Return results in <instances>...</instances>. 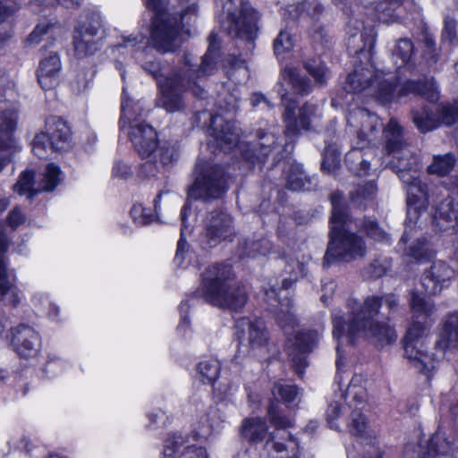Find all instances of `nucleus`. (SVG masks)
<instances>
[{
	"label": "nucleus",
	"instance_id": "obj_14",
	"mask_svg": "<svg viewBox=\"0 0 458 458\" xmlns=\"http://www.w3.org/2000/svg\"><path fill=\"white\" fill-rule=\"evenodd\" d=\"M122 115L120 118L121 134L127 136L132 143H157V135L154 128L148 124H132L136 118L141 115L142 106L127 98L123 92Z\"/></svg>",
	"mask_w": 458,
	"mask_h": 458
},
{
	"label": "nucleus",
	"instance_id": "obj_40",
	"mask_svg": "<svg viewBox=\"0 0 458 458\" xmlns=\"http://www.w3.org/2000/svg\"><path fill=\"white\" fill-rule=\"evenodd\" d=\"M450 444L439 436L433 437L428 444V450L424 458H454L449 454Z\"/></svg>",
	"mask_w": 458,
	"mask_h": 458
},
{
	"label": "nucleus",
	"instance_id": "obj_42",
	"mask_svg": "<svg viewBox=\"0 0 458 458\" xmlns=\"http://www.w3.org/2000/svg\"><path fill=\"white\" fill-rule=\"evenodd\" d=\"M228 63L230 67L227 75L231 80L240 83L249 77V71L244 60L234 56L230 58Z\"/></svg>",
	"mask_w": 458,
	"mask_h": 458
},
{
	"label": "nucleus",
	"instance_id": "obj_37",
	"mask_svg": "<svg viewBox=\"0 0 458 458\" xmlns=\"http://www.w3.org/2000/svg\"><path fill=\"white\" fill-rule=\"evenodd\" d=\"M187 445H191L187 437L181 433H172L165 439L162 458H174V454Z\"/></svg>",
	"mask_w": 458,
	"mask_h": 458
},
{
	"label": "nucleus",
	"instance_id": "obj_34",
	"mask_svg": "<svg viewBox=\"0 0 458 458\" xmlns=\"http://www.w3.org/2000/svg\"><path fill=\"white\" fill-rule=\"evenodd\" d=\"M287 187L292 191L305 190L310 180L301 164L293 162L286 172Z\"/></svg>",
	"mask_w": 458,
	"mask_h": 458
},
{
	"label": "nucleus",
	"instance_id": "obj_30",
	"mask_svg": "<svg viewBox=\"0 0 458 458\" xmlns=\"http://www.w3.org/2000/svg\"><path fill=\"white\" fill-rule=\"evenodd\" d=\"M240 434L245 441L257 444L263 442L267 437L269 439L271 433L264 418L250 417L242 420Z\"/></svg>",
	"mask_w": 458,
	"mask_h": 458
},
{
	"label": "nucleus",
	"instance_id": "obj_6",
	"mask_svg": "<svg viewBox=\"0 0 458 458\" xmlns=\"http://www.w3.org/2000/svg\"><path fill=\"white\" fill-rule=\"evenodd\" d=\"M413 321L408 327L403 340L404 356L410 363L422 373L428 374L436 368V355L426 347L428 332V318L434 313L435 306L430 300L413 292L410 301Z\"/></svg>",
	"mask_w": 458,
	"mask_h": 458
},
{
	"label": "nucleus",
	"instance_id": "obj_38",
	"mask_svg": "<svg viewBox=\"0 0 458 458\" xmlns=\"http://www.w3.org/2000/svg\"><path fill=\"white\" fill-rule=\"evenodd\" d=\"M197 371L203 383L213 384L219 376L220 364L214 359L205 360L198 364Z\"/></svg>",
	"mask_w": 458,
	"mask_h": 458
},
{
	"label": "nucleus",
	"instance_id": "obj_19",
	"mask_svg": "<svg viewBox=\"0 0 458 458\" xmlns=\"http://www.w3.org/2000/svg\"><path fill=\"white\" fill-rule=\"evenodd\" d=\"M438 115L433 114L428 108L413 111V122L418 129L422 131H429L437 128L440 123L451 125L458 118L457 105H442L438 106Z\"/></svg>",
	"mask_w": 458,
	"mask_h": 458
},
{
	"label": "nucleus",
	"instance_id": "obj_24",
	"mask_svg": "<svg viewBox=\"0 0 458 458\" xmlns=\"http://www.w3.org/2000/svg\"><path fill=\"white\" fill-rule=\"evenodd\" d=\"M347 123L357 128L358 139L360 141H372L373 135L382 126L379 117L365 108H357L347 116Z\"/></svg>",
	"mask_w": 458,
	"mask_h": 458
},
{
	"label": "nucleus",
	"instance_id": "obj_16",
	"mask_svg": "<svg viewBox=\"0 0 458 458\" xmlns=\"http://www.w3.org/2000/svg\"><path fill=\"white\" fill-rule=\"evenodd\" d=\"M319 339L315 331H299L287 343V352L292 360L293 367L298 374H302L308 366L307 356Z\"/></svg>",
	"mask_w": 458,
	"mask_h": 458
},
{
	"label": "nucleus",
	"instance_id": "obj_55",
	"mask_svg": "<svg viewBox=\"0 0 458 458\" xmlns=\"http://www.w3.org/2000/svg\"><path fill=\"white\" fill-rule=\"evenodd\" d=\"M17 121V114L14 110H5L3 113V122L1 127V134L2 135H10L16 127ZM4 137L1 136V140H4Z\"/></svg>",
	"mask_w": 458,
	"mask_h": 458
},
{
	"label": "nucleus",
	"instance_id": "obj_27",
	"mask_svg": "<svg viewBox=\"0 0 458 458\" xmlns=\"http://www.w3.org/2000/svg\"><path fill=\"white\" fill-rule=\"evenodd\" d=\"M72 131L68 123L60 117L47 119L45 131L38 133L32 143H56L71 139Z\"/></svg>",
	"mask_w": 458,
	"mask_h": 458
},
{
	"label": "nucleus",
	"instance_id": "obj_39",
	"mask_svg": "<svg viewBox=\"0 0 458 458\" xmlns=\"http://www.w3.org/2000/svg\"><path fill=\"white\" fill-rule=\"evenodd\" d=\"M221 421V416L218 410L216 408H210L208 412L201 417L199 423L201 427L196 433L195 437L199 438H206L209 436L212 429L218 427Z\"/></svg>",
	"mask_w": 458,
	"mask_h": 458
},
{
	"label": "nucleus",
	"instance_id": "obj_33",
	"mask_svg": "<svg viewBox=\"0 0 458 458\" xmlns=\"http://www.w3.org/2000/svg\"><path fill=\"white\" fill-rule=\"evenodd\" d=\"M458 341V312L448 315L444 323L442 338L437 342V348L444 351L452 342Z\"/></svg>",
	"mask_w": 458,
	"mask_h": 458
},
{
	"label": "nucleus",
	"instance_id": "obj_25",
	"mask_svg": "<svg viewBox=\"0 0 458 458\" xmlns=\"http://www.w3.org/2000/svg\"><path fill=\"white\" fill-rule=\"evenodd\" d=\"M11 343L21 357L29 358L37 354L39 338L33 328L20 325L12 330Z\"/></svg>",
	"mask_w": 458,
	"mask_h": 458
},
{
	"label": "nucleus",
	"instance_id": "obj_20",
	"mask_svg": "<svg viewBox=\"0 0 458 458\" xmlns=\"http://www.w3.org/2000/svg\"><path fill=\"white\" fill-rule=\"evenodd\" d=\"M237 334L252 351H264L268 344V333L261 320L242 318L236 323Z\"/></svg>",
	"mask_w": 458,
	"mask_h": 458
},
{
	"label": "nucleus",
	"instance_id": "obj_48",
	"mask_svg": "<svg viewBox=\"0 0 458 458\" xmlns=\"http://www.w3.org/2000/svg\"><path fill=\"white\" fill-rule=\"evenodd\" d=\"M377 192V186L374 182H369L362 186H360L355 194H352V199L359 206L363 205L364 202L371 201Z\"/></svg>",
	"mask_w": 458,
	"mask_h": 458
},
{
	"label": "nucleus",
	"instance_id": "obj_62",
	"mask_svg": "<svg viewBox=\"0 0 458 458\" xmlns=\"http://www.w3.org/2000/svg\"><path fill=\"white\" fill-rule=\"evenodd\" d=\"M341 409V405L336 402L329 404L327 411V416L328 423L331 428H336V426L335 425L334 421L336 418H338Z\"/></svg>",
	"mask_w": 458,
	"mask_h": 458
},
{
	"label": "nucleus",
	"instance_id": "obj_11",
	"mask_svg": "<svg viewBox=\"0 0 458 458\" xmlns=\"http://www.w3.org/2000/svg\"><path fill=\"white\" fill-rule=\"evenodd\" d=\"M284 272L289 276L284 277L282 281V289H277L273 286L271 289L266 291L265 294L268 301L276 300V297L284 298V301H279V310L276 314L277 321L280 327L288 332L294 329L297 325V319L293 313L291 311V301L288 300L286 293L283 294L285 290L290 288L293 282L298 278L302 277L306 273V261L300 260L295 256H287L284 259Z\"/></svg>",
	"mask_w": 458,
	"mask_h": 458
},
{
	"label": "nucleus",
	"instance_id": "obj_1",
	"mask_svg": "<svg viewBox=\"0 0 458 458\" xmlns=\"http://www.w3.org/2000/svg\"><path fill=\"white\" fill-rule=\"evenodd\" d=\"M344 88L349 92L370 97L383 105L410 93L421 95L430 102L437 101L439 97L438 89L432 79L423 82L408 81L403 84L394 75L375 73L371 64H367L366 66L357 65L353 72L348 75Z\"/></svg>",
	"mask_w": 458,
	"mask_h": 458
},
{
	"label": "nucleus",
	"instance_id": "obj_21",
	"mask_svg": "<svg viewBox=\"0 0 458 458\" xmlns=\"http://www.w3.org/2000/svg\"><path fill=\"white\" fill-rule=\"evenodd\" d=\"M454 270L443 261L435 262L421 278V285L428 295H436L449 286Z\"/></svg>",
	"mask_w": 458,
	"mask_h": 458
},
{
	"label": "nucleus",
	"instance_id": "obj_29",
	"mask_svg": "<svg viewBox=\"0 0 458 458\" xmlns=\"http://www.w3.org/2000/svg\"><path fill=\"white\" fill-rule=\"evenodd\" d=\"M136 151L142 158L151 162L160 161L164 165L173 163L179 157L175 145H136Z\"/></svg>",
	"mask_w": 458,
	"mask_h": 458
},
{
	"label": "nucleus",
	"instance_id": "obj_64",
	"mask_svg": "<svg viewBox=\"0 0 458 458\" xmlns=\"http://www.w3.org/2000/svg\"><path fill=\"white\" fill-rule=\"evenodd\" d=\"M130 174V168L125 164L117 162L113 167V175L118 178H126Z\"/></svg>",
	"mask_w": 458,
	"mask_h": 458
},
{
	"label": "nucleus",
	"instance_id": "obj_60",
	"mask_svg": "<svg viewBox=\"0 0 458 458\" xmlns=\"http://www.w3.org/2000/svg\"><path fill=\"white\" fill-rule=\"evenodd\" d=\"M25 221V216L19 208H13L8 216V224L15 229Z\"/></svg>",
	"mask_w": 458,
	"mask_h": 458
},
{
	"label": "nucleus",
	"instance_id": "obj_12",
	"mask_svg": "<svg viewBox=\"0 0 458 458\" xmlns=\"http://www.w3.org/2000/svg\"><path fill=\"white\" fill-rule=\"evenodd\" d=\"M223 4V26L228 32L244 40H253L258 31V13L244 0H219Z\"/></svg>",
	"mask_w": 458,
	"mask_h": 458
},
{
	"label": "nucleus",
	"instance_id": "obj_41",
	"mask_svg": "<svg viewBox=\"0 0 458 458\" xmlns=\"http://www.w3.org/2000/svg\"><path fill=\"white\" fill-rule=\"evenodd\" d=\"M148 41L145 36L139 35H129L127 37L123 38V42L118 43L114 48V52L121 53H128L133 55L136 49H140L144 47L147 45Z\"/></svg>",
	"mask_w": 458,
	"mask_h": 458
},
{
	"label": "nucleus",
	"instance_id": "obj_17",
	"mask_svg": "<svg viewBox=\"0 0 458 458\" xmlns=\"http://www.w3.org/2000/svg\"><path fill=\"white\" fill-rule=\"evenodd\" d=\"M203 237L210 247L216 246L233 233L232 216L224 210L217 209L208 213L204 221Z\"/></svg>",
	"mask_w": 458,
	"mask_h": 458
},
{
	"label": "nucleus",
	"instance_id": "obj_63",
	"mask_svg": "<svg viewBox=\"0 0 458 458\" xmlns=\"http://www.w3.org/2000/svg\"><path fill=\"white\" fill-rule=\"evenodd\" d=\"M149 419V427L150 428H156L159 425H165L167 417L165 416V412L162 411H157V412H152L148 414Z\"/></svg>",
	"mask_w": 458,
	"mask_h": 458
},
{
	"label": "nucleus",
	"instance_id": "obj_13",
	"mask_svg": "<svg viewBox=\"0 0 458 458\" xmlns=\"http://www.w3.org/2000/svg\"><path fill=\"white\" fill-rule=\"evenodd\" d=\"M344 398L349 408H353L349 428L352 434L362 442L370 443L376 438L377 432L369 426L367 419L361 413L359 405H363L368 398L367 377L362 374H355L346 390Z\"/></svg>",
	"mask_w": 458,
	"mask_h": 458
},
{
	"label": "nucleus",
	"instance_id": "obj_58",
	"mask_svg": "<svg viewBox=\"0 0 458 458\" xmlns=\"http://www.w3.org/2000/svg\"><path fill=\"white\" fill-rule=\"evenodd\" d=\"M456 22L449 16L445 17L442 38L444 42L453 43L456 38Z\"/></svg>",
	"mask_w": 458,
	"mask_h": 458
},
{
	"label": "nucleus",
	"instance_id": "obj_9",
	"mask_svg": "<svg viewBox=\"0 0 458 458\" xmlns=\"http://www.w3.org/2000/svg\"><path fill=\"white\" fill-rule=\"evenodd\" d=\"M222 145H206L194 167V182L189 195L194 199H216L221 198L228 190V174L225 166L218 162Z\"/></svg>",
	"mask_w": 458,
	"mask_h": 458
},
{
	"label": "nucleus",
	"instance_id": "obj_8",
	"mask_svg": "<svg viewBox=\"0 0 458 458\" xmlns=\"http://www.w3.org/2000/svg\"><path fill=\"white\" fill-rule=\"evenodd\" d=\"M198 293L211 305L232 310L242 309L248 299L244 287L235 282L232 267L223 264L206 267Z\"/></svg>",
	"mask_w": 458,
	"mask_h": 458
},
{
	"label": "nucleus",
	"instance_id": "obj_32",
	"mask_svg": "<svg viewBox=\"0 0 458 458\" xmlns=\"http://www.w3.org/2000/svg\"><path fill=\"white\" fill-rule=\"evenodd\" d=\"M414 56V46L411 39H399L393 49V61L397 67L412 68V59Z\"/></svg>",
	"mask_w": 458,
	"mask_h": 458
},
{
	"label": "nucleus",
	"instance_id": "obj_2",
	"mask_svg": "<svg viewBox=\"0 0 458 458\" xmlns=\"http://www.w3.org/2000/svg\"><path fill=\"white\" fill-rule=\"evenodd\" d=\"M216 37L215 34H211L208 49L198 71L193 70L190 55L185 57L182 68L179 72H174L169 76L161 72L159 64H146L144 66L145 70L153 74L160 89L161 96L157 100L158 106L164 107L168 112H175L182 107L181 98L182 92L190 90L196 97H204V89L197 85L194 79H200L202 76L212 72L218 48Z\"/></svg>",
	"mask_w": 458,
	"mask_h": 458
},
{
	"label": "nucleus",
	"instance_id": "obj_47",
	"mask_svg": "<svg viewBox=\"0 0 458 458\" xmlns=\"http://www.w3.org/2000/svg\"><path fill=\"white\" fill-rule=\"evenodd\" d=\"M272 248L271 242L267 238H262L259 241L246 242L245 252L249 257H256L257 255L266 256L269 253Z\"/></svg>",
	"mask_w": 458,
	"mask_h": 458
},
{
	"label": "nucleus",
	"instance_id": "obj_51",
	"mask_svg": "<svg viewBox=\"0 0 458 458\" xmlns=\"http://www.w3.org/2000/svg\"><path fill=\"white\" fill-rule=\"evenodd\" d=\"M305 68L318 83L324 84L329 78V72L321 62H308Z\"/></svg>",
	"mask_w": 458,
	"mask_h": 458
},
{
	"label": "nucleus",
	"instance_id": "obj_7",
	"mask_svg": "<svg viewBox=\"0 0 458 458\" xmlns=\"http://www.w3.org/2000/svg\"><path fill=\"white\" fill-rule=\"evenodd\" d=\"M143 1L148 9L155 12L150 30L153 47L163 52L174 51L189 35V30L185 26L197 14L196 3H184L179 20L177 16L164 11L166 0Z\"/></svg>",
	"mask_w": 458,
	"mask_h": 458
},
{
	"label": "nucleus",
	"instance_id": "obj_3",
	"mask_svg": "<svg viewBox=\"0 0 458 458\" xmlns=\"http://www.w3.org/2000/svg\"><path fill=\"white\" fill-rule=\"evenodd\" d=\"M382 304V298L369 296L366 298L362 307L352 313V318L345 322L341 316L333 317V336L337 341L336 346L337 371L340 370L342 352L341 345L352 344L360 338H367L377 346L384 347L395 343L397 335L394 328L386 323L375 319Z\"/></svg>",
	"mask_w": 458,
	"mask_h": 458
},
{
	"label": "nucleus",
	"instance_id": "obj_10",
	"mask_svg": "<svg viewBox=\"0 0 458 458\" xmlns=\"http://www.w3.org/2000/svg\"><path fill=\"white\" fill-rule=\"evenodd\" d=\"M267 417L274 427L270 438L265 443L267 451H274L277 456L272 458H300L301 448L298 439L285 430L294 426V419L283 413L279 405L271 403Z\"/></svg>",
	"mask_w": 458,
	"mask_h": 458
},
{
	"label": "nucleus",
	"instance_id": "obj_26",
	"mask_svg": "<svg viewBox=\"0 0 458 458\" xmlns=\"http://www.w3.org/2000/svg\"><path fill=\"white\" fill-rule=\"evenodd\" d=\"M208 133L224 143H237L243 134L234 121L226 120L222 114L210 117Z\"/></svg>",
	"mask_w": 458,
	"mask_h": 458
},
{
	"label": "nucleus",
	"instance_id": "obj_36",
	"mask_svg": "<svg viewBox=\"0 0 458 458\" xmlns=\"http://www.w3.org/2000/svg\"><path fill=\"white\" fill-rule=\"evenodd\" d=\"M455 164L456 157L453 154L437 155L434 157L433 162L428 166V172L430 174L445 176L453 170Z\"/></svg>",
	"mask_w": 458,
	"mask_h": 458
},
{
	"label": "nucleus",
	"instance_id": "obj_46",
	"mask_svg": "<svg viewBox=\"0 0 458 458\" xmlns=\"http://www.w3.org/2000/svg\"><path fill=\"white\" fill-rule=\"evenodd\" d=\"M432 250L429 247L428 242L425 239H418V241L412 243L406 253L407 256L416 259L423 260L429 259L432 256Z\"/></svg>",
	"mask_w": 458,
	"mask_h": 458
},
{
	"label": "nucleus",
	"instance_id": "obj_61",
	"mask_svg": "<svg viewBox=\"0 0 458 458\" xmlns=\"http://www.w3.org/2000/svg\"><path fill=\"white\" fill-rule=\"evenodd\" d=\"M12 4L11 0L0 1V24L17 9Z\"/></svg>",
	"mask_w": 458,
	"mask_h": 458
},
{
	"label": "nucleus",
	"instance_id": "obj_22",
	"mask_svg": "<svg viewBox=\"0 0 458 458\" xmlns=\"http://www.w3.org/2000/svg\"><path fill=\"white\" fill-rule=\"evenodd\" d=\"M9 243L4 228L0 226V304L15 306L20 301L19 290L8 277L4 252Z\"/></svg>",
	"mask_w": 458,
	"mask_h": 458
},
{
	"label": "nucleus",
	"instance_id": "obj_54",
	"mask_svg": "<svg viewBox=\"0 0 458 458\" xmlns=\"http://www.w3.org/2000/svg\"><path fill=\"white\" fill-rule=\"evenodd\" d=\"M386 143H401L403 139V128L394 119L390 120L384 130Z\"/></svg>",
	"mask_w": 458,
	"mask_h": 458
},
{
	"label": "nucleus",
	"instance_id": "obj_31",
	"mask_svg": "<svg viewBox=\"0 0 458 458\" xmlns=\"http://www.w3.org/2000/svg\"><path fill=\"white\" fill-rule=\"evenodd\" d=\"M400 178L409 184L408 188V204L410 208L411 205H415V208H421L428 201L426 185L422 184L421 182L413 177L411 181L409 178H405V170L411 169L410 164H400Z\"/></svg>",
	"mask_w": 458,
	"mask_h": 458
},
{
	"label": "nucleus",
	"instance_id": "obj_28",
	"mask_svg": "<svg viewBox=\"0 0 458 458\" xmlns=\"http://www.w3.org/2000/svg\"><path fill=\"white\" fill-rule=\"evenodd\" d=\"M60 70L61 61L55 53H50L40 61L37 77L43 89H52L58 85Z\"/></svg>",
	"mask_w": 458,
	"mask_h": 458
},
{
	"label": "nucleus",
	"instance_id": "obj_44",
	"mask_svg": "<svg viewBox=\"0 0 458 458\" xmlns=\"http://www.w3.org/2000/svg\"><path fill=\"white\" fill-rule=\"evenodd\" d=\"M294 38L287 30H280L274 40V51L279 58L284 54L290 52L294 47Z\"/></svg>",
	"mask_w": 458,
	"mask_h": 458
},
{
	"label": "nucleus",
	"instance_id": "obj_56",
	"mask_svg": "<svg viewBox=\"0 0 458 458\" xmlns=\"http://www.w3.org/2000/svg\"><path fill=\"white\" fill-rule=\"evenodd\" d=\"M54 25L48 22H42L35 27L28 38V43L37 45L42 41L43 36L52 32Z\"/></svg>",
	"mask_w": 458,
	"mask_h": 458
},
{
	"label": "nucleus",
	"instance_id": "obj_23",
	"mask_svg": "<svg viewBox=\"0 0 458 458\" xmlns=\"http://www.w3.org/2000/svg\"><path fill=\"white\" fill-rule=\"evenodd\" d=\"M416 5L413 0H383L373 8L374 13L372 20H377L379 22L391 23L408 18L404 11L409 10L411 13L416 11Z\"/></svg>",
	"mask_w": 458,
	"mask_h": 458
},
{
	"label": "nucleus",
	"instance_id": "obj_52",
	"mask_svg": "<svg viewBox=\"0 0 458 458\" xmlns=\"http://www.w3.org/2000/svg\"><path fill=\"white\" fill-rule=\"evenodd\" d=\"M347 34L350 35L348 39V44L351 46L352 44V38H355L358 34H360V38L361 40H364L365 36L369 35L371 39L374 37L373 30L371 28L369 29V32L367 31V29L363 26L362 22H360L357 20H350V21L347 24Z\"/></svg>",
	"mask_w": 458,
	"mask_h": 458
},
{
	"label": "nucleus",
	"instance_id": "obj_43",
	"mask_svg": "<svg viewBox=\"0 0 458 458\" xmlns=\"http://www.w3.org/2000/svg\"><path fill=\"white\" fill-rule=\"evenodd\" d=\"M189 211L188 205H184L181 211V219H182V228H181V237L177 243V250L175 254L174 260L178 266H182L184 259H185V251L187 250V242H185V233L187 230L186 225V216Z\"/></svg>",
	"mask_w": 458,
	"mask_h": 458
},
{
	"label": "nucleus",
	"instance_id": "obj_57",
	"mask_svg": "<svg viewBox=\"0 0 458 458\" xmlns=\"http://www.w3.org/2000/svg\"><path fill=\"white\" fill-rule=\"evenodd\" d=\"M179 458H208V454L204 447L191 444L182 449Z\"/></svg>",
	"mask_w": 458,
	"mask_h": 458
},
{
	"label": "nucleus",
	"instance_id": "obj_50",
	"mask_svg": "<svg viewBox=\"0 0 458 458\" xmlns=\"http://www.w3.org/2000/svg\"><path fill=\"white\" fill-rule=\"evenodd\" d=\"M361 228L366 232L369 237L372 238L376 242H388L389 237L388 234L378 226L377 223L370 220L365 219L362 222Z\"/></svg>",
	"mask_w": 458,
	"mask_h": 458
},
{
	"label": "nucleus",
	"instance_id": "obj_59",
	"mask_svg": "<svg viewBox=\"0 0 458 458\" xmlns=\"http://www.w3.org/2000/svg\"><path fill=\"white\" fill-rule=\"evenodd\" d=\"M189 308H190V304H189V300H185V301H182L180 304V312H181V315H182V318H181V321H180V324L177 327V330L179 331V333L181 334H184L185 333V328L188 327L189 325V321L186 318V314L189 310Z\"/></svg>",
	"mask_w": 458,
	"mask_h": 458
},
{
	"label": "nucleus",
	"instance_id": "obj_4",
	"mask_svg": "<svg viewBox=\"0 0 458 458\" xmlns=\"http://www.w3.org/2000/svg\"><path fill=\"white\" fill-rule=\"evenodd\" d=\"M310 81L301 76L293 67H284L281 72L276 91L285 106L284 120L288 136L294 137L308 131L315 119L320 116L318 106L305 105L296 113L294 96H304L311 92Z\"/></svg>",
	"mask_w": 458,
	"mask_h": 458
},
{
	"label": "nucleus",
	"instance_id": "obj_5",
	"mask_svg": "<svg viewBox=\"0 0 458 458\" xmlns=\"http://www.w3.org/2000/svg\"><path fill=\"white\" fill-rule=\"evenodd\" d=\"M332 216L330 217V240L325 255V263L335 261L351 262L367 254L364 239L351 231L344 197L339 192L331 195Z\"/></svg>",
	"mask_w": 458,
	"mask_h": 458
},
{
	"label": "nucleus",
	"instance_id": "obj_49",
	"mask_svg": "<svg viewBox=\"0 0 458 458\" xmlns=\"http://www.w3.org/2000/svg\"><path fill=\"white\" fill-rule=\"evenodd\" d=\"M131 216L138 225H146L153 221L154 215L150 208L141 203H135L131 209Z\"/></svg>",
	"mask_w": 458,
	"mask_h": 458
},
{
	"label": "nucleus",
	"instance_id": "obj_53",
	"mask_svg": "<svg viewBox=\"0 0 458 458\" xmlns=\"http://www.w3.org/2000/svg\"><path fill=\"white\" fill-rule=\"evenodd\" d=\"M272 393L275 397H279L285 403H291L298 395V389L294 386L277 383L274 386Z\"/></svg>",
	"mask_w": 458,
	"mask_h": 458
},
{
	"label": "nucleus",
	"instance_id": "obj_35",
	"mask_svg": "<svg viewBox=\"0 0 458 458\" xmlns=\"http://www.w3.org/2000/svg\"><path fill=\"white\" fill-rule=\"evenodd\" d=\"M455 186L452 189L453 192L455 190L458 192V178L452 179ZM437 218H443L446 221H457L458 220V201L456 202L454 197L449 196L444 201H442L437 208Z\"/></svg>",
	"mask_w": 458,
	"mask_h": 458
},
{
	"label": "nucleus",
	"instance_id": "obj_45",
	"mask_svg": "<svg viewBox=\"0 0 458 458\" xmlns=\"http://www.w3.org/2000/svg\"><path fill=\"white\" fill-rule=\"evenodd\" d=\"M336 145H327L323 151L322 169L327 173L335 172L340 165V153Z\"/></svg>",
	"mask_w": 458,
	"mask_h": 458
},
{
	"label": "nucleus",
	"instance_id": "obj_18",
	"mask_svg": "<svg viewBox=\"0 0 458 458\" xmlns=\"http://www.w3.org/2000/svg\"><path fill=\"white\" fill-rule=\"evenodd\" d=\"M33 178L34 173L32 171L23 172L14 184L13 190L21 195L28 193L29 198L31 199L38 192V191L32 190ZM61 180L60 168L55 164H48L43 174L38 191H53Z\"/></svg>",
	"mask_w": 458,
	"mask_h": 458
},
{
	"label": "nucleus",
	"instance_id": "obj_15",
	"mask_svg": "<svg viewBox=\"0 0 458 458\" xmlns=\"http://www.w3.org/2000/svg\"><path fill=\"white\" fill-rule=\"evenodd\" d=\"M100 30L101 20L97 13L79 22L73 36L74 52L78 58L92 55L98 49Z\"/></svg>",
	"mask_w": 458,
	"mask_h": 458
}]
</instances>
